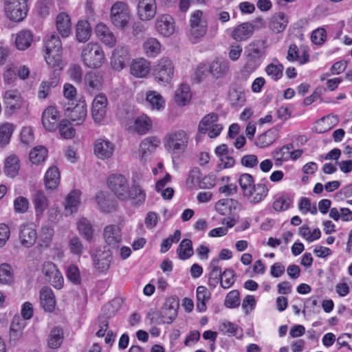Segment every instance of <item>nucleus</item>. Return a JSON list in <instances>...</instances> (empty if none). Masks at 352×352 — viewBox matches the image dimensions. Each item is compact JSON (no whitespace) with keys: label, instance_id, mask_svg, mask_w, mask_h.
I'll return each mask as SVG.
<instances>
[{"label":"nucleus","instance_id":"nucleus-20","mask_svg":"<svg viewBox=\"0 0 352 352\" xmlns=\"http://www.w3.org/2000/svg\"><path fill=\"white\" fill-rule=\"evenodd\" d=\"M43 127L48 131H54L58 127V112L54 107H48L43 113L41 118Z\"/></svg>","mask_w":352,"mask_h":352},{"label":"nucleus","instance_id":"nucleus-45","mask_svg":"<svg viewBox=\"0 0 352 352\" xmlns=\"http://www.w3.org/2000/svg\"><path fill=\"white\" fill-rule=\"evenodd\" d=\"M210 292L206 287L199 286L197 288V309L203 312L206 309V302L210 298Z\"/></svg>","mask_w":352,"mask_h":352},{"label":"nucleus","instance_id":"nucleus-62","mask_svg":"<svg viewBox=\"0 0 352 352\" xmlns=\"http://www.w3.org/2000/svg\"><path fill=\"white\" fill-rule=\"evenodd\" d=\"M129 198L138 199V203H143L145 201L146 194L141 187L137 184H133L129 188Z\"/></svg>","mask_w":352,"mask_h":352},{"label":"nucleus","instance_id":"nucleus-16","mask_svg":"<svg viewBox=\"0 0 352 352\" xmlns=\"http://www.w3.org/2000/svg\"><path fill=\"white\" fill-rule=\"evenodd\" d=\"M19 239L22 245L30 248L37 239V232L33 224H23L20 228Z\"/></svg>","mask_w":352,"mask_h":352},{"label":"nucleus","instance_id":"nucleus-56","mask_svg":"<svg viewBox=\"0 0 352 352\" xmlns=\"http://www.w3.org/2000/svg\"><path fill=\"white\" fill-rule=\"evenodd\" d=\"M240 305V294L236 289L232 290L226 296L224 305L230 309L239 307Z\"/></svg>","mask_w":352,"mask_h":352},{"label":"nucleus","instance_id":"nucleus-50","mask_svg":"<svg viewBox=\"0 0 352 352\" xmlns=\"http://www.w3.org/2000/svg\"><path fill=\"white\" fill-rule=\"evenodd\" d=\"M32 34L30 31L23 30L18 33L15 43L18 50H25L28 48L32 42Z\"/></svg>","mask_w":352,"mask_h":352},{"label":"nucleus","instance_id":"nucleus-24","mask_svg":"<svg viewBox=\"0 0 352 352\" xmlns=\"http://www.w3.org/2000/svg\"><path fill=\"white\" fill-rule=\"evenodd\" d=\"M279 136L278 126H274L258 135L255 144L259 148H265L272 144Z\"/></svg>","mask_w":352,"mask_h":352},{"label":"nucleus","instance_id":"nucleus-14","mask_svg":"<svg viewBox=\"0 0 352 352\" xmlns=\"http://www.w3.org/2000/svg\"><path fill=\"white\" fill-rule=\"evenodd\" d=\"M103 238L105 243L113 248H118L122 242L121 228L116 225H109L104 228Z\"/></svg>","mask_w":352,"mask_h":352},{"label":"nucleus","instance_id":"nucleus-59","mask_svg":"<svg viewBox=\"0 0 352 352\" xmlns=\"http://www.w3.org/2000/svg\"><path fill=\"white\" fill-rule=\"evenodd\" d=\"M14 130L13 124L6 123L0 126V143L6 145L9 143Z\"/></svg>","mask_w":352,"mask_h":352},{"label":"nucleus","instance_id":"nucleus-61","mask_svg":"<svg viewBox=\"0 0 352 352\" xmlns=\"http://www.w3.org/2000/svg\"><path fill=\"white\" fill-rule=\"evenodd\" d=\"M221 287L223 289H228L235 282V273L232 269H226L221 275Z\"/></svg>","mask_w":352,"mask_h":352},{"label":"nucleus","instance_id":"nucleus-27","mask_svg":"<svg viewBox=\"0 0 352 352\" xmlns=\"http://www.w3.org/2000/svg\"><path fill=\"white\" fill-rule=\"evenodd\" d=\"M254 25L250 22H245L236 27L232 37L236 41H243L248 39L254 33Z\"/></svg>","mask_w":352,"mask_h":352},{"label":"nucleus","instance_id":"nucleus-25","mask_svg":"<svg viewBox=\"0 0 352 352\" xmlns=\"http://www.w3.org/2000/svg\"><path fill=\"white\" fill-rule=\"evenodd\" d=\"M25 322L19 316H14L10 327V342L15 344L22 337Z\"/></svg>","mask_w":352,"mask_h":352},{"label":"nucleus","instance_id":"nucleus-44","mask_svg":"<svg viewBox=\"0 0 352 352\" xmlns=\"http://www.w3.org/2000/svg\"><path fill=\"white\" fill-rule=\"evenodd\" d=\"M80 191L76 190L67 195L65 204V210L67 213L72 214L77 210L80 204Z\"/></svg>","mask_w":352,"mask_h":352},{"label":"nucleus","instance_id":"nucleus-49","mask_svg":"<svg viewBox=\"0 0 352 352\" xmlns=\"http://www.w3.org/2000/svg\"><path fill=\"white\" fill-rule=\"evenodd\" d=\"M191 96L189 86L182 85L175 91V100L179 105L184 106L190 101Z\"/></svg>","mask_w":352,"mask_h":352},{"label":"nucleus","instance_id":"nucleus-23","mask_svg":"<svg viewBox=\"0 0 352 352\" xmlns=\"http://www.w3.org/2000/svg\"><path fill=\"white\" fill-rule=\"evenodd\" d=\"M4 100L6 111L12 114L21 107V97L16 90H8L5 92Z\"/></svg>","mask_w":352,"mask_h":352},{"label":"nucleus","instance_id":"nucleus-46","mask_svg":"<svg viewBox=\"0 0 352 352\" xmlns=\"http://www.w3.org/2000/svg\"><path fill=\"white\" fill-rule=\"evenodd\" d=\"M19 160L16 155H10L6 158L4 172L8 176L15 177L19 173Z\"/></svg>","mask_w":352,"mask_h":352},{"label":"nucleus","instance_id":"nucleus-11","mask_svg":"<svg viewBox=\"0 0 352 352\" xmlns=\"http://www.w3.org/2000/svg\"><path fill=\"white\" fill-rule=\"evenodd\" d=\"M87 104L85 101H80L74 107L69 106L65 109L66 120H69L75 125L82 124L87 118Z\"/></svg>","mask_w":352,"mask_h":352},{"label":"nucleus","instance_id":"nucleus-35","mask_svg":"<svg viewBox=\"0 0 352 352\" xmlns=\"http://www.w3.org/2000/svg\"><path fill=\"white\" fill-rule=\"evenodd\" d=\"M160 141L156 137H148L144 139L140 144V153L144 158L148 153H153L160 145Z\"/></svg>","mask_w":352,"mask_h":352},{"label":"nucleus","instance_id":"nucleus-29","mask_svg":"<svg viewBox=\"0 0 352 352\" xmlns=\"http://www.w3.org/2000/svg\"><path fill=\"white\" fill-rule=\"evenodd\" d=\"M96 33L98 38L106 45L113 47L116 44L115 36L104 24H98L96 27Z\"/></svg>","mask_w":352,"mask_h":352},{"label":"nucleus","instance_id":"nucleus-54","mask_svg":"<svg viewBox=\"0 0 352 352\" xmlns=\"http://www.w3.org/2000/svg\"><path fill=\"white\" fill-rule=\"evenodd\" d=\"M47 151L43 146L34 147L30 153V160L33 164H38L45 160Z\"/></svg>","mask_w":352,"mask_h":352},{"label":"nucleus","instance_id":"nucleus-41","mask_svg":"<svg viewBox=\"0 0 352 352\" xmlns=\"http://www.w3.org/2000/svg\"><path fill=\"white\" fill-rule=\"evenodd\" d=\"M59 82L58 74L54 73L50 80L43 81L40 85L38 96L39 98L44 99L49 95L51 88L56 87Z\"/></svg>","mask_w":352,"mask_h":352},{"label":"nucleus","instance_id":"nucleus-15","mask_svg":"<svg viewBox=\"0 0 352 352\" xmlns=\"http://www.w3.org/2000/svg\"><path fill=\"white\" fill-rule=\"evenodd\" d=\"M102 76L98 72H89L84 78L85 89L90 94L98 91L102 86Z\"/></svg>","mask_w":352,"mask_h":352},{"label":"nucleus","instance_id":"nucleus-28","mask_svg":"<svg viewBox=\"0 0 352 352\" xmlns=\"http://www.w3.org/2000/svg\"><path fill=\"white\" fill-rule=\"evenodd\" d=\"M230 65L228 60H215L209 66V73L216 78H221L227 75Z\"/></svg>","mask_w":352,"mask_h":352},{"label":"nucleus","instance_id":"nucleus-53","mask_svg":"<svg viewBox=\"0 0 352 352\" xmlns=\"http://www.w3.org/2000/svg\"><path fill=\"white\" fill-rule=\"evenodd\" d=\"M218 120V115L215 113H210L205 116L199 124V132L205 134L209 129L214 125Z\"/></svg>","mask_w":352,"mask_h":352},{"label":"nucleus","instance_id":"nucleus-37","mask_svg":"<svg viewBox=\"0 0 352 352\" xmlns=\"http://www.w3.org/2000/svg\"><path fill=\"white\" fill-rule=\"evenodd\" d=\"M96 199L100 208L103 212H110L116 208V201L107 192H98Z\"/></svg>","mask_w":352,"mask_h":352},{"label":"nucleus","instance_id":"nucleus-9","mask_svg":"<svg viewBox=\"0 0 352 352\" xmlns=\"http://www.w3.org/2000/svg\"><path fill=\"white\" fill-rule=\"evenodd\" d=\"M179 307V298L171 296L166 299L160 310V318L163 323L170 324L177 316V310Z\"/></svg>","mask_w":352,"mask_h":352},{"label":"nucleus","instance_id":"nucleus-19","mask_svg":"<svg viewBox=\"0 0 352 352\" xmlns=\"http://www.w3.org/2000/svg\"><path fill=\"white\" fill-rule=\"evenodd\" d=\"M129 59L128 49L125 47H118L113 52L111 64L114 69L120 71L126 65Z\"/></svg>","mask_w":352,"mask_h":352},{"label":"nucleus","instance_id":"nucleus-47","mask_svg":"<svg viewBox=\"0 0 352 352\" xmlns=\"http://www.w3.org/2000/svg\"><path fill=\"white\" fill-rule=\"evenodd\" d=\"M45 52H62V43L60 38L55 34L47 35L44 38Z\"/></svg>","mask_w":352,"mask_h":352},{"label":"nucleus","instance_id":"nucleus-2","mask_svg":"<svg viewBox=\"0 0 352 352\" xmlns=\"http://www.w3.org/2000/svg\"><path fill=\"white\" fill-rule=\"evenodd\" d=\"M94 270L99 274H107L113 261V254L106 247H98L91 252Z\"/></svg>","mask_w":352,"mask_h":352},{"label":"nucleus","instance_id":"nucleus-38","mask_svg":"<svg viewBox=\"0 0 352 352\" xmlns=\"http://www.w3.org/2000/svg\"><path fill=\"white\" fill-rule=\"evenodd\" d=\"M153 125L152 121L146 115H141L135 118L133 129L140 135L148 133Z\"/></svg>","mask_w":352,"mask_h":352},{"label":"nucleus","instance_id":"nucleus-31","mask_svg":"<svg viewBox=\"0 0 352 352\" xmlns=\"http://www.w3.org/2000/svg\"><path fill=\"white\" fill-rule=\"evenodd\" d=\"M64 340L63 330L58 327H53L48 335L47 344V346L52 349L59 348Z\"/></svg>","mask_w":352,"mask_h":352},{"label":"nucleus","instance_id":"nucleus-32","mask_svg":"<svg viewBox=\"0 0 352 352\" xmlns=\"http://www.w3.org/2000/svg\"><path fill=\"white\" fill-rule=\"evenodd\" d=\"M288 23L287 16L283 12H278L274 14L270 20V28L274 33L282 32Z\"/></svg>","mask_w":352,"mask_h":352},{"label":"nucleus","instance_id":"nucleus-63","mask_svg":"<svg viewBox=\"0 0 352 352\" xmlns=\"http://www.w3.org/2000/svg\"><path fill=\"white\" fill-rule=\"evenodd\" d=\"M239 184L242 193H247L248 190L252 187V185L254 184V178L250 174L243 173L239 177Z\"/></svg>","mask_w":352,"mask_h":352},{"label":"nucleus","instance_id":"nucleus-10","mask_svg":"<svg viewBox=\"0 0 352 352\" xmlns=\"http://www.w3.org/2000/svg\"><path fill=\"white\" fill-rule=\"evenodd\" d=\"M42 272L45 279L54 288L60 289L63 287L64 283L63 277L52 262H45L43 265Z\"/></svg>","mask_w":352,"mask_h":352},{"label":"nucleus","instance_id":"nucleus-40","mask_svg":"<svg viewBox=\"0 0 352 352\" xmlns=\"http://www.w3.org/2000/svg\"><path fill=\"white\" fill-rule=\"evenodd\" d=\"M45 185L47 189H55L60 181V173L56 166L50 167L45 173Z\"/></svg>","mask_w":352,"mask_h":352},{"label":"nucleus","instance_id":"nucleus-33","mask_svg":"<svg viewBox=\"0 0 352 352\" xmlns=\"http://www.w3.org/2000/svg\"><path fill=\"white\" fill-rule=\"evenodd\" d=\"M219 259H213L210 265V268L211 269L209 276H208V285L210 289H214L217 287L218 283L221 284V270L218 266Z\"/></svg>","mask_w":352,"mask_h":352},{"label":"nucleus","instance_id":"nucleus-43","mask_svg":"<svg viewBox=\"0 0 352 352\" xmlns=\"http://www.w3.org/2000/svg\"><path fill=\"white\" fill-rule=\"evenodd\" d=\"M77 228L80 234L87 241L93 239L94 229L91 222L86 218H81L77 223Z\"/></svg>","mask_w":352,"mask_h":352},{"label":"nucleus","instance_id":"nucleus-51","mask_svg":"<svg viewBox=\"0 0 352 352\" xmlns=\"http://www.w3.org/2000/svg\"><path fill=\"white\" fill-rule=\"evenodd\" d=\"M143 49L147 56L155 57L160 52L161 45L156 38H149L144 42Z\"/></svg>","mask_w":352,"mask_h":352},{"label":"nucleus","instance_id":"nucleus-18","mask_svg":"<svg viewBox=\"0 0 352 352\" xmlns=\"http://www.w3.org/2000/svg\"><path fill=\"white\" fill-rule=\"evenodd\" d=\"M157 6L155 0H139L138 13L141 20L148 21L156 14Z\"/></svg>","mask_w":352,"mask_h":352},{"label":"nucleus","instance_id":"nucleus-13","mask_svg":"<svg viewBox=\"0 0 352 352\" xmlns=\"http://www.w3.org/2000/svg\"><path fill=\"white\" fill-rule=\"evenodd\" d=\"M268 188L265 183H258L252 185L248 192L243 194L249 202L256 204L263 201L268 194Z\"/></svg>","mask_w":352,"mask_h":352},{"label":"nucleus","instance_id":"nucleus-7","mask_svg":"<svg viewBox=\"0 0 352 352\" xmlns=\"http://www.w3.org/2000/svg\"><path fill=\"white\" fill-rule=\"evenodd\" d=\"M130 18V11L125 3L118 1L112 6L110 19L117 28L124 30L127 27Z\"/></svg>","mask_w":352,"mask_h":352},{"label":"nucleus","instance_id":"nucleus-42","mask_svg":"<svg viewBox=\"0 0 352 352\" xmlns=\"http://www.w3.org/2000/svg\"><path fill=\"white\" fill-rule=\"evenodd\" d=\"M91 28L87 21H79L76 28V36L79 42H86L90 37Z\"/></svg>","mask_w":352,"mask_h":352},{"label":"nucleus","instance_id":"nucleus-17","mask_svg":"<svg viewBox=\"0 0 352 352\" xmlns=\"http://www.w3.org/2000/svg\"><path fill=\"white\" fill-rule=\"evenodd\" d=\"M107 98L104 94L95 97L92 104V117L96 122H100L107 112Z\"/></svg>","mask_w":352,"mask_h":352},{"label":"nucleus","instance_id":"nucleus-34","mask_svg":"<svg viewBox=\"0 0 352 352\" xmlns=\"http://www.w3.org/2000/svg\"><path fill=\"white\" fill-rule=\"evenodd\" d=\"M56 28L63 37L69 36L71 32V20L67 14L61 12L57 16Z\"/></svg>","mask_w":352,"mask_h":352},{"label":"nucleus","instance_id":"nucleus-52","mask_svg":"<svg viewBox=\"0 0 352 352\" xmlns=\"http://www.w3.org/2000/svg\"><path fill=\"white\" fill-rule=\"evenodd\" d=\"M274 61L278 62L277 59ZM283 65L279 63H272L267 65L265 69L266 74L275 81L278 80L283 76Z\"/></svg>","mask_w":352,"mask_h":352},{"label":"nucleus","instance_id":"nucleus-30","mask_svg":"<svg viewBox=\"0 0 352 352\" xmlns=\"http://www.w3.org/2000/svg\"><path fill=\"white\" fill-rule=\"evenodd\" d=\"M131 74L137 78L146 76L150 71V63L144 58L133 61L131 65Z\"/></svg>","mask_w":352,"mask_h":352},{"label":"nucleus","instance_id":"nucleus-5","mask_svg":"<svg viewBox=\"0 0 352 352\" xmlns=\"http://www.w3.org/2000/svg\"><path fill=\"white\" fill-rule=\"evenodd\" d=\"M28 1L6 0L4 10L7 17L15 22L23 21L28 14Z\"/></svg>","mask_w":352,"mask_h":352},{"label":"nucleus","instance_id":"nucleus-36","mask_svg":"<svg viewBox=\"0 0 352 352\" xmlns=\"http://www.w3.org/2000/svg\"><path fill=\"white\" fill-rule=\"evenodd\" d=\"M45 59L47 65L54 69V73L61 70L64 67L62 60L61 52H45Z\"/></svg>","mask_w":352,"mask_h":352},{"label":"nucleus","instance_id":"nucleus-4","mask_svg":"<svg viewBox=\"0 0 352 352\" xmlns=\"http://www.w3.org/2000/svg\"><path fill=\"white\" fill-rule=\"evenodd\" d=\"M265 43L263 40L255 41L250 43L246 47L247 60L244 68L248 72H254L260 65V58L264 54L261 48Z\"/></svg>","mask_w":352,"mask_h":352},{"label":"nucleus","instance_id":"nucleus-64","mask_svg":"<svg viewBox=\"0 0 352 352\" xmlns=\"http://www.w3.org/2000/svg\"><path fill=\"white\" fill-rule=\"evenodd\" d=\"M69 247L70 252L77 256H80L84 250L83 244L78 236H73L69 239Z\"/></svg>","mask_w":352,"mask_h":352},{"label":"nucleus","instance_id":"nucleus-55","mask_svg":"<svg viewBox=\"0 0 352 352\" xmlns=\"http://www.w3.org/2000/svg\"><path fill=\"white\" fill-rule=\"evenodd\" d=\"M14 281V275L12 267L7 263L0 265V283L10 285Z\"/></svg>","mask_w":352,"mask_h":352},{"label":"nucleus","instance_id":"nucleus-21","mask_svg":"<svg viewBox=\"0 0 352 352\" xmlns=\"http://www.w3.org/2000/svg\"><path fill=\"white\" fill-rule=\"evenodd\" d=\"M157 31L164 36L172 35L175 31L174 20L168 14L159 16L155 22Z\"/></svg>","mask_w":352,"mask_h":352},{"label":"nucleus","instance_id":"nucleus-58","mask_svg":"<svg viewBox=\"0 0 352 352\" xmlns=\"http://www.w3.org/2000/svg\"><path fill=\"white\" fill-rule=\"evenodd\" d=\"M68 120H63L59 124V132L60 135L65 139H70L74 137L76 131L71 126Z\"/></svg>","mask_w":352,"mask_h":352},{"label":"nucleus","instance_id":"nucleus-39","mask_svg":"<svg viewBox=\"0 0 352 352\" xmlns=\"http://www.w3.org/2000/svg\"><path fill=\"white\" fill-rule=\"evenodd\" d=\"M33 204L34 205L36 215L37 217L43 214L48 206V200L42 190H37L33 195Z\"/></svg>","mask_w":352,"mask_h":352},{"label":"nucleus","instance_id":"nucleus-6","mask_svg":"<svg viewBox=\"0 0 352 352\" xmlns=\"http://www.w3.org/2000/svg\"><path fill=\"white\" fill-rule=\"evenodd\" d=\"M107 186L116 197L124 201L129 199V182L121 174H111L107 179Z\"/></svg>","mask_w":352,"mask_h":352},{"label":"nucleus","instance_id":"nucleus-3","mask_svg":"<svg viewBox=\"0 0 352 352\" xmlns=\"http://www.w3.org/2000/svg\"><path fill=\"white\" fill-rule=\"evenodd\" d=\"M188 137L183 130L170 132L165 137L164 146L175 154L183 153L188 146Z\"/></svg>","mask_w":352,"mask_h":352},{"label":"nucleus","instance_id":"nucleus-57","mask_svg":"<svg viewBox=\"0 0 352 352\" xmlns=\"http://www.w3.org/2000/svg\"><path fill=\"white\" fill-rule=\"evenodd\" d=\"M146 100L153 109L157 110L162 108L164 104V101L162 96L155 91H150L148 93Z\"/></svg>","mask_w":352,"mask_h":352},{"label":"nucleus","instance_id":"nucleus-12","mask_svg":"<svg viewBox=\"0 0 352 352\" xmlns=\"http://www.w3.org/2000/svg\"><path fill=\"white\" fill-rule=\"evenodd\" d=\"M190 34L195 38L204 36L207 32V22L203 18V12L201 10L195 11L190 19Z\"/></svg>","mask_w":352,"mask_h":352},{"label":"nucleus","instance_id":"nucleus-22","mask_svg":"<svg viewBox=\"0 0 352 352\" xmlns=\"http://www.w3.org/2000/svg\"><path fill=\"white\" fill-rule=\"evenodd\" d=\"M114 149V144L109 140L98 139L95 142L94 153L100 160L110 158Z\"/></svg>","mask_w":352,"mask_h":352},{"label":"nucleus","instance_id":"nucleus-8","mask_svg":"<svg viewBox=\"0 0 352 352\" xmlns=\"http://www.w3.org/2000/svg\"><path fill=\"white\" fill-rule=\"evenodd\" d=\"M174 74L173 62L168 58H161L154 69V75L157 82L161 85L170 82Z\"/></svg>","mask_w":352,"mask_h":352},{"label":"nucleus","instance_id":"nucleus-48","mask_svg":"<svg viewBox=\"0 0 352 352\" xmlns=\"http://www.w3.org/2000/svg\"><path fill=\"white\" fill-rule=\"evenodd\" d=\"M177 253L181 260H186L193 255L192 241L189 239H183L179 245Z\"/></svg>","mask_w":352,"mask_h":352},{"label":"nucleus","instance_id":"nucleus-26","mask_svg":"<svg viewBox=\"0 0 352 352\" xmlns=\"http://www.w3.org/2000/svg\"><path fill=\"white\" fill-rule=\"evenodd\" d=\"M40 304L45 311L52 312L55 308L56 299L52 290L43 287L40 291Z\"/></svg>","mask_w":352,"mask_h":352},{"label":"nucleus","instance_id":"nucleus-1","mask_svg":"<svg viewBox=\"0 0 352 352\" xmlns=\"http://www.w3.org/2000/svg\"><path fill=\"white\" fill-rule=\"evenodd\" d=\"M81 58L84 65L89 68H99L105 61L102 48L94 43H89L83 47Z\"/></svg>","mask_w":352,"mask_h":352},{"label":"nucleus","instance_id":"nucleus-60","mask_svg":"<svg viewBox=\"0 0 352 352\" xmlns=\"http://www.w3.org/2000/svg\"><path fill=\"white\" fill-rule=\"evenodd\" d=\"M66 276L74 285H79L81 283L80 270L75 265H70L67 267Z\"/></svg>","mask_w":352,"mask_h":352}]
</instances>
